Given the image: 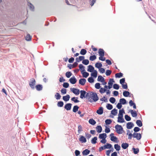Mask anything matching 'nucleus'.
<instances>
[{"instance_id": "obj_28", "label": "nucleus", "mask_w": 156, "mask_h": 156, "mask_svg": "<svg viewBox=\"0 0 156 156\" xmlns=\"http://www.w3.org/2000/svg\"><path fill=\"white\" fill-rule=\"evenodd\" d=\"M111 114L114 115H116L117 114V110L114 108L111 112Z\"/></svg>"}, {"instance_id": "obj_40", "label": "nucleus", "mask_w": 156, "mask_h": 156, "mask_svg": "<svg viewBox=\"0 0 156 156\" xmlns=\"http://www.w3.org/2000/svg\"><path fill=\"white\" fill-rule=\"evenodd\" d=\"M123 96L125 97H127L130 94V93L128 91H124L123 93Z\"/></svg>"}, {"instance_id": "obj_35", "label": "nucleus", "mask_w": 156, "mask_h": 156, "mask_svg": "<svg viewBox=\"0 0 156 156\" xmlns=\"http://www.w3.org/2000/svg\"><path fill=\"white\" fill-rule=\"evenodd\" d=\"M136 124L139 127H141L142 126V123L140 120H137L136 121Z\"/></svg>"}, {"instance_id": "obj_13", "label": "nucleus", "mask_w": 156, "mask_h": 156, "mask_svg": "<svg viewBox=\"0 0 156 156\" xmlns=\"http://www.w3.org/2000/svg\"><path fill=\"white\" fill-rule=\"evenodd\" d=\"M123 116H118V122H119L122 123L124 122L125 121L123 118Z\"/></svg>"}, {"instance_id": "obj_60", "label": "nucleus", "mask_w": 156, "mask_h": 156, "mask_svg": "<svg viewBox=\"0 0 156 156\" xmlns=\"http://www.w3.org/2000/svg\"><path fill=\"white\" fill-rule=\"evenodd\" d=\"M82 127L81 125H79L78 126V132L80 133L81 131H82Z\"/></svg>"}, {"instance_id": "obj_10", "label": "nucleus", "mask_w": 156, "mask_h": 156, "mask_svg": "<svg viewBox=\"0 0 156 156\" xmlns=\"http://www.w3.org/2000/svg\"><path fill=\"white\" fill-rule=\"evenodd\" d=\"M72 106V104L70 103L66 104L65 106V108L67 110H70Z\"/></svg>"}, {"instance_id": "obj_42", "label": "nucleus", "mask_w": 156, "mask_h": 156, "mask_svg": "<svg viewBox=\"0 0 156 156\" xmlns=\"http://www.w3.org/2000/svg\"><path fill=\"white\" fill-rule=\"evenodd\" d=\"M123 76V74L121 73H116L115 74V76L116 77L120 78L122 77Z\"/></svg>"}, {"instance_id": "obj_63", "label": "nucleus", "mask_w": 156, "mask_h": 156, "mask_svg": "<svg viewBox=\"0 0 156 156\" xmlns=\"http://www.w3.org/2000/svg\"><path fill=\"white\" fill-rule=\"evenodd\" d=\"M112 72L110 70H107L106 72V75L107 76H109L111 73Z\"/></svg>"}, {"instance_id": "obj_41", "label": "nucleus", "mask_w": 156, "mask_h": 156, "mask_svg": "<svg viewBox=\"0 0 156 156\" xmlns=\"http://www.w3.org/2000/svg\"><path fill=\"white\" fill-rule=\"evenodd\" d=\"M119 101L120 103H121L123 105L125 104L126 103V99L123 98L120 99L119 100Z\"/></svg>"}, {"instance_id": "obj_45", "label": "nucleus", "mask_w": 156, "mask_h": 156, "mask_svg": "<svg viewBox=\"0 0 156 156\" xmlns=\"http://www.w3.org/2000/svg\"><path fill=\"white\" fill-rule=\"evenodd\" d=\"M82 63L85 65H87L89 63V61L88 59H84L82 61Z\"/></svg>"}, {"instance_id": "obj_47", "label": "nucleus", "mask_w": 156, "mask_h": 156, "mask_svg": "<svg viewBox=\"0 0 156 156\" xmlns=\"http://www.w3.org/2000/svg\"><path fill=\"white\" fill-rule=\"evenodd\" d=\"M72 74L70 72H67L66 73V76L67 78H69L72 75Z\"/></svg>"}, {"instance_id": "obj_57", "label": "nucleus", "mask_w": 156, "mask_h": 156, "mask_svg": "<svg viewBox=\"0 0 156 156\" xmlns=\"http://www.w3.org/2000/svg\"><path fill=\"white\" fill-rule=\"evenodd\" d=\"M125 118L126 120L127 121H129L131 119V118L128 115H126L125 116Z\"/></svg>"}, {"instance_id": "obj_56", "label": "nucleus", "mask_w": 156, "mask_h": 156, "mask_svg": "<svg viewBox=\"0 0 156 156\" xmlns=\"http://www.w3.org/2000/svg\"><path fill=\"white\" fill-rule=\"evenodd\" d=\"M112 122V120L111 119H107L105 120V122L107 125H109Z\"/></svg>"}, {"instance_id": "obj_9", "label": "nucleus", "mask_w": 156, "mask_h": 156, "mask_svg": "<svg viewBox=\"0 0 156 156\" xmlns=\"http://www.w3.org/2000/svg\"><path fill=\"white\" fill-rule=\"evenodd\" d=\"M86 82V80L84 78L81 79L79 80V83L82 85L83 86L85 85Z\"/></svg>"}, {"instance_id": "obj_44", "label": "nucleus", "mask_w": 156, "mask_h": 156, "mask_svg": "<svg viewBox=\"0 0 156 156\" xmlns=\"http://www.w3.org/2000/svg\"><path fill=\"white\" fill-rule=\"evenodd\" d=\"M96 58V56L95 55L90 56L89 59L90 60L93 61L95 60Z\"/></svg>"}, {"instance_id": "obj_49", "label": "nucleus", "mask_w": 156, "mask_h": 156, "mask_svg": "<svg viewBox=\"0 0 156 156\" xmlns=\"http://www.w3.org/2000/svg\"><path fill=\"white\" fill-rule=\"evenodd\" d=\"M109 101L112 103H114L115 102V99L113 97H111L109 99Z\"/></svg>"}, {"instance_id": "obj_15", "label": "nucleus", "mask_w": 156, "mask_h": 156, "mask_svg": "<svg viewBox=\"0 0 156 156\" xmlns=\"http://www.w3.org/2000/svg\"><path fill=\"white\" fill-rule=\"evenodd\" d=\"M107 135L105 133H103L100 134L99 136V138L101 139H105L106 138Z\"/></svg>"}, {"instance_id": "obj_34", "label": "nucleus", "mask_w": 156, "mask_h": 156, "mask_svg": "<svg viewBox=\"0 0 156 156\" xmlns=\"http://www.w3.org/2000/svg\"><path fill=\"white\" fill-rule=\"evenodd\" d=\"M87 51L86 50L84 49H82L80 51V53L82 55H85Z\"/></svg>"}, {"instance_id": "obj_64", "label": "nucleus", "mask_w": 156, "mask_h": 156, "mask_svg": "<svg viewBox=\"0 0 156 156\" xmlns=\"http://www.w3.org/2000/svg\"><path fill=\"white\" fill-rule=\"evenodd\" d=\"M69 84L67 83H64L63 84V87L65 88L68 87L69 86Z\"/></svg>"}, {"instance_id": "obj_14", "label": "nucleus", "mask_w": 156, "mask_h": 156, "mask_svg": "<svg viewBox=\"0 0 156 156\" xmlns=\"http://www.w3.org/2000/svg\"><path fill=\"white\" fill-rule=\"evenodd\" d=\"M97 113L99 115H101L103 113V108L102 107H100L99 109L97 110Z\"/></svg>"}, {"instance_id": "obj_20", "label": "nucleus", "mask_w": 156, "mask_h": 156, "mask_svg": "<svg viewBox=\"0 0 156 156\" xmlns=\"http://www.w3.org/2000/svg\"><path fill=\"white\" fill-rule=\"evenodd\" d=\"M130 112L133 117H136L137 116V114L136 111H133V110H131Z\"/></svg>"}, {"instance_id": "obj_61", "label": "nucleus", "mask_w": 156, "mask_h": 156, "mask_svg": "<svg viewBox=\"0 0 156 156\" xmlns=\"http://www.w3.org/2000/svg\"><path fill=\"white\" fill-rule=\"evenodd\" d=\"M113 88L115 89L118 90L119 88V85L116 84H115L113 86Z\"/></svg>"}, {"instance_id": "obj_3", "label": "nucleus", "mask_w": 156, "mask_h": 156, "mask_svg": "<svg viewBox=\"0 0 156 156\" xmlns=\"http://www.w3.org/2000/svg\"><path fill=\"white\" fill-rule=\"evenodd\" d=\"M80 98L81 99L83 98H84L87 97L88 94L85 91L81 90L80 91Z\"/></svg>"}, {"instance_id": "obj_22", "label": "nucleus", "mask_w": 156, "mask_h": 156, "mask_svg": "<svg viewBox=\"0 0 156 156\" xmlns=\"http://www.w3.org/2000/svg\"><path fill=\"white\" fill-rule=\"evenodd\" d=\"M129 103L131 106H133V108H134L136 109V106L135 104L133 102L132 100H130L129 101Z\"/></svg>"}, {"instance_id": "obj_17", "label": "nucleus", "mask_w": 156, "mask_h": 156, "mask_svg": "<svg viewBox=\"0 0 156 156\" xmlns=\"http://www.w3.org/2000/svg\"><path fill=\"white\" fill-rule=\"evenodd\" d=\"M127 135L128 136V139L129 140H131L132 139V137H133V134H132L130 133L129 130H128L127 131Z\"/></svg>"}, {"instance_id": "obj_36", "label": "nucleus", "mask_w": 156, "mask_h": 156, "mask_svg": "<svg viewBox=\"0 0 156 156\" xmlns=\"http://www.w3.org/2000/svg\"><path fill=\"white\" fill-rule=\"evenodd\" d=\"M79 108V107H78L77 105H75L73 107V111L74 112H77L78 110V109Z\"/></svg>"}, {"instance_id": "obj_51", "label": "nucleus", "mask_w": 156, "mask_h": 156, "mask_svg": "<svg viewBox=\"0 0 156 156\" xmlns=\"http://www.w3.org/2000/svg\"><path fill=\"white\" fill-rule=\"evenodd\" d=\"M63 102L62 101H58V106L59 107H62L63 105Z\"/></svg>"}, {"instance_id": "obj_8", "label": "nucleus", "mask_w": 156, "mask_h": 156, "mask_svg": "<svg viewBox=\"0 0 156 156\" xmlns=\"http://www.w3.org/2000/svg\"><path fill=\"white\" fill-rule=\"evenodd\" d=\"M79 140L82 143H85L87 141L86 138L83 136H80Z\"/></svg>"}, {"instance_id": "obj_54", "label": "nucleus", "mask_w": 156, "mask_h": 156, "mask_svg": "<svg viewBox=\"0 0 156 156\" xmlns=\"http://www.w3.org/2000/svg\"><path fill=\"white\" fill-rule=\"evenodd\" d=\"M105 149L106 148H110L112 147V145L111 144L107 143L106 145H104Z\"/></svg>"}, {"instance_id": "obj_18", "label": "nucleus", "mask_w": 156, "mask_h": 156, "mask_svg": "<svg viewBox=\"0 0 156 156\" xmlns=\"http://www.w3.org/2000/svg\"><path fill=\"white\" fill-rule=\"evenodd\" d=\"M133 126V123L131 122H128L127 124V128L128 129H131Z\"/></svg>"}, {"instance_id": "obj_25", "label": "nucleus", "mask_w": 156, "mask_h": 156, "mask_svg": "<svg viewBox=\"0 0 156 156\" xmlns=\"http://www.w3.org/2000/svg\"><path fill=\"white\" fill-rule=\"evenodd\" d=\"M70 97L69 95H67L66 96L63 97V99L65 101H68L69 100Z\"/></svg>"}, {"instance_id": "obj_1", "label": "nucleus", "mask_w": 156, "mask_h": 156, "mask_svg": "<svg viewBox=\"0 0 156 156\" xmlns=\"http://www.w3.org/2000/svg\"><path fill=\"white\" fill-rule=\"evenodd\" d=\"M90 98L89 99V101L92 102H96L98 100V98L97 94L95 93H93L91 94Z\"/></svg>"}, {"instance_id": "obj_2", "label": "nucleus", "mask_w": 156, "mask_h": 156, "mask_svg": "<svg viewBox=\"0 0 156 156\" xmlns=\"http://www.w3.org/2000/svg\"><path fill=\"white\" fill-rule=\"evenodd\" d=\"M115 127L116 132L118 134H121L122 133L123 128L121 126L117 124L115 126Z\"/></svg>"}, {"instance_id": "obj_7", "label": "nucleus", "mask_w": 156, "mask_h": 156, "mask_svg": "<svg viewBox=\"0 0 156 156\" xmlns=\"http://www.w3.org/2000/svg\"><path fill=\"white\" fill-rule=\"evenodd\" d=\"M69 81L71 83L74 84L76 82L77 80L74 76H73L69 79Z\"/></svg>"}, {"instance_id": "obj_21", "label": "nucleus", "mask_w": 156, "mask_h": 156, "mask_svg": "<svg viewBox=\"0 0 156 156\" xmlns=\"http://www.w3.org/2000/svg\"><path fill=\"white\" fill-rule=\"evenodd\" d=\"M88 69H87V71L90 72H92L94 70V68L91 65L88 66Z\"/></svg>"}, {"instance_id": "obj_55", "label": "nucleus", "mask_w": 156, "mask_h": 156, "mask_svg": "<svg viewBox=\"0 0 156 156\" xmlns=\"http://www.w3.org/2000/svg\"><path fill=\"white\" fill-rule=\"evenodd\" d=\"M95 87L97 89H99L100 88V84L99 83H97L95 85Z\"/></svg>"}, {"instance_id": "obj_52", "label": "nucleus", "mask_w": 156, "mask_h": 156, "mask_svg": "<svg viewBox=\"0 0 156 156\" xmlns=\"http://www.w3.org/2000/svg\"><path fill=\"white\" fill-rule=\"evenodd\" d=\"M123 112L124 113L125 112L123 109H122V110H119V113L118 116H123Z\"/></svg>"}, {"instance_id": "obj_48", "label": "nucleus", "mask_w": 156, "mask_h": 156, "mask_svg": "<svg viewBox=\"0 0 156 156\" xmlns=\"http://www.w3.org/2000/svg\"><path fill=\"white\" fill-rule=\"evenodd\" d=\"M108 110H111L113 108L112 105L110 104H108L106 106Z\"/></svg>"}, {"instance_id": "obj_38", "label": "nucleus", "mask_w": 156, "mask_h": 156, "mask_svg": "<svg viewBox=\"0 0 156 156\" xmlns=\"http://www.w3.org/2000/svg\"><path fill=\"white\" fill-rule=\"evenodd\" d=\"M114 148L117 151H119L120 150L121 147L118 144H115L114 145Z\"/></svg>"}, {"instance_id": "obj_16", "label": "nucleus", "mask_w": 156, "mask_h": 156, "mask_svg": "<svg viewBox=\"0 0 156 156\" xmlns=\"http://www.w3.org/2000/svg\"><path fill=\"white\" fill-rule=\"evenodd\" d=\"M84 59V56H80L79 58H77L76 59V62H79L80 61L82 60H83Z\"/></svg>"}, {"instance_id": "obj_43", "label": "nucleus", "mask_w": 156, "mask_h": 156, "mask_svg": "<svg viewBox=\"0 0 156 156\" xmlns=\"http://www.w3.org/2000/svg\"><path fill=\"white\" fill-rule=\"evenodd\" d=\"M83 76V77L87 78L89 75V74L88 73L85 72H83L82 73Z\"/></svg>"}, {"instance_id": "obj_26", "label": "nucleus", "mask_w": 156, "mask_h": 156, "mask_svg": "<svg viewBox=\"0 0 156 156\" xmlns=\"http://www.w3.org/2000/svg\"><path fill=\"white\" fill-rule=\"evenodd\" d=\"M89 122L90 124L94 125H95L96 123V121L93 119H89Z\"/></svg>"}, {"instance_id": "obj_32", "label": "nucleus", "mask_w": 156, "mask_h": 156, "mask_svg": "<svg viewBox=\"0 0 156 156\" xmlns=\"http://www.w3.org/2000/svg\"><path fill=\"white\" fill-rule=\"evenodd\" d=\"M97 137H94L91 140V143L93 144H95L97 143Z\"/></svg>"}, {"instance_id": "obj_5", "label": "nucleus", "mask_w": 156, "mask_h": 156, "mask_svg": "<svg viewBox=\"0 0 156 156\" xmlns=\"http://www.w3.org/2000/svg\"><path fill=\"white\" fill-rule=\"evenodd\" d=\"M133 137L136 138L137 140H140L141 138V135L140 133H133Z\"/></svg>"}, {"instance_id": "obj_30", "label": "nucleus", "mask_w": 156, "mask_h": 156, "mask_svg": "<svg viewBox=\"0 0 156 156\" xmlns=\"http://www.w3.org/2000/svg\"><path fill=\"white\" fill-rule=\"evenodd\" d=\"M111 141H114L116 143L117 142V138L115 136H112L111 138Z\"/></svg>"}, {"instance_id": "obj_24", "label": "nucleus", "mask_w": 156, "mask_h": 156, "mask_svg": "<svg viewBox=\"0 0 156 156\" xmlns=\"http://www.w3.org/2000/svg\"><path fill=\"white\" fill-rule=\"evenodd\" d=\"M122 147L124 149H126L129 146V144L126 143H123L122 144Z\"/></svg>"}, {"instance_id": "obj_31", "label": "nucleus", "mask_w": 156, "mask_h": 156, "mask_svg": "<svg viewBox=\"0 0 156 156\" xmlns=\"http://www.w3.org/2000/svg\"><path fill=\"white\" fill-rule=\"evenodd\" d=\"M98 81H100L101 82H104L105 81L104 78L101 76H98Z\"/></svg>"}, {"instance_id": "obj_59", "label": "nucleus", "mask_w": 156, "mask_h": 156, "mask_svg": "<svg viewBox=\"0 0 156 156\" xmlns=\"http://www.w3.org/2000/svg\"><path fill=\"white\" fill-rule=\"evenodd\" d=\"M88 81L90 83H92L94 82V80L92 77H90L88 78Z\"/></svg>"}, {"instance_id": "obj_37", "label": "nucleus", "mask_w": 156, "mask_h": 156, "mask_svg": "<svg viewBox=\"0 0 156 156\" xmlns=\"http://www.w3.org/2000/svg\"><path fill=\"white\" fill-rule=\"evenodd\" d=\"M79 67L81 72H83L85 70L84 67L82 64H80L79 65Z\"/></svg>"}, {"instance_id": "obj_58", "label": "nucleus", "mask_w": 156, "mask_h": 156, "mask_svg": "<svg viewBox=\"0 0 156 156\" xmlns=\"http://www.w3.org/2000/svg\"><path fill=\"white\" fill-rule=\"evenodd\" d=\"M76 98L73 97L71 98V100L72 101H74L75 103L79 102V101L77 99H76Z\"/></svg>"}, {"instance_id": "obj_11", "label": "nucleus", "mask_w": 156, "mask_h": 156, "mask_svg": "<svg viewBox=\"0 0 156 156\" xmlns=\"http://www.w3.org/2000/svg\"><path fill=\"white\" fill-rule=\"evenodd\" d=\"M98 53L100 56H104L105 55V51L102 49H99Z\"/></svg>"}, {"instance_id": "obj_4", "label": "nucleus", "mask_w": 156, "mask_h": 156, "mask_svg": "<svg viewBox=\"0 0 156 156\" xmlns=\"http://www.w3.org/2000/svg\"><path fill=\"white\" fill-rule=\"evenodd\" d=\"M31 80V81L29 83V85L31 88L34 89L35 88V85L36 83L35 80L34 78H32Z\"/></svg>"}, {"instance_id": "obj_50", "label": "nucleus", "mask_w": 156, "mask_h": 156, "mask_svg": "<svg viewBox=\"0 0 156 156\" xmlns=\"http://www.w3.org/2000/svg\"><path fill=\"white\" fill-rule=\"evenodd\" d=\"M114 82V80L113 79H110L109 80V81L108 83V84L109 85H111V86H112L113 85V82Z\"/></svg>"}, {"instance_id": "obj_62", "label": "nucleus", "mask_w": 156, "mask_h": 156, "mask_svg": "<svg viewBox=\"0 0 156 156\" xmlns=\"http://www.w3.org/2000/svg\"><path fill=\"white\" fill-rule=\"evenodd\" d=\"M28 5L29 6L30 9L31 10H33L34 9V6L30 3H29Z\"/></svg>"}, {"instance_id": "obj_53", "label": "nucleus", "mask_w": 156, "mask_h": 156, "mask_svg": "<svg viewBox=\"0 0 156 156\" xmlns=\"http://www.w3.org/2000/svg\"><path fill=\"white\" fill-rule=\"evenodd\" d=\"M106 91V90L104 88L102 87L100 88L99 91L102 94L104 93Z\"/></svg>"}, {"instance_id": "obj_33", "label": "nucleus", "mask_w": 156, "mask_h": 156, "mask_svg": "<svg viewBox=\"0 0 156 156\" xmlns=\"http://www.w3.org/2000/svg\"><path fill=\"white\" fill-rule=\"evenodd\" d=\"M96 67L99 69L102 66V64L101 63L99 62H97L95 65Z\"/></svg>"}, {"instance_id": "obj_27", "label": "nucleus", "mask_w": 156, "mask_h": 156, "mask_svg": "<svg viewBox=\"0 0 156 156\" xmlns=\"http://www.w3.org/2000/svg\"><path fill=\"white\" fill-rule=\"evenodd\" d=\"M31 37L29 34H27L25 37V39L26 41H30L31 40Z\"/></svg>"}, {"instance_id": "obj_39", "label": "nucleus", "mask_w": 156, "mask_h": 156, "mask_svg": "<svg viewBox=\"0 0 156 156\" xmlns=\"http://www.w3.org/2000/svg\"><path fill=\"white\" fill-rule=\"evenodd\" d=\"M55 98L57 100L59 99L61 97V96L58 93H56V94L55 95Z\"/></svg>"}, {"instance_id": "obj_46", "label": "nucleus", "mask_w": 156, "mask_h": 156, "mask_svg": "<svg viewBox=\"0 0 156 156\" xmlns=\"http://www.w3.org/2000/svg\"><path fill=\"white\" fill-rule=\"evenodd\" d=\"M133 151L134 154H137L139 152V149L138 148H133Z\"/></svg>"}, {"instance_id": "obj_29", "label": "nucleus", "mask_w": 156, "mask_h": 156, "mask_svg": "<svg viewBox=\"0 0 156 156\" xmlns=\"http://www.w3.org/2000/svg\"><path fill=\"white\" fill-rule=\"evenodd\" d=\"M91 75L95 78H96L97 76V72L96 70H94L93 73L91 74Z\"/></svg>"}, {"instance_id": "obj_6", "label": "nucleus", "mask_w": 156, "mask_h": 156, "mask_svg": "<svg viewBox=\"0 0 156 156\" xmlns=\"http://www.w3.org/2000/svg\"><path fill=\"white\" fill-rule=\"evenodd\" d=\"M71 89V91L76 95H78L80 93V90L78 89L73 88Z\"/></svg>"}, {"instance_id": "obj_12", "label": "nucleus", "mask_w": 156, "mask_h": 156, "mask_svg": "<svg viewBox=\"0 0 156 156\" xmlns=\"http://www.w3.org/2000/svg\"><path fill=\"white\" fill-rule=\"evenodd\" d=\"M36 89L38 91H40L43 89V86L41 84H38L35 87Z\"/></svg>"}, {"instance_id": "obj_19", "label": "nucleus", "mask_w": 156, "mask_h": 156, "mask_svg": "<svg viewBox=\"0 0 156 156\" xmlns=\"http://www.w3.org/2000/svg\"><path fill=\"white\" fill-rule=\"evenodd\" d=\"M90 152V151L86 149L84 150L82 154L83 155H87L89 154Z\"/></svg>"}, {"instance_id": "obj_23", "label": "nucleus", "mask_w": 156, "mask_h": 156, "mask_svg": "<svg viewBox=\"0 0 156 156\" xmlns=\"http://www.w3.org/2000/svg\"><path fill=\"white\" fill-rule=\"evenodd\" d=\"M96 129L98 133H100L102 131V128L101 126H98L96 127Z\"/></svg>"}]
</instances>
